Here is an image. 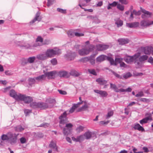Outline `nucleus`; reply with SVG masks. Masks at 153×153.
<instances>
[{"mask_svg":"<svg viewBox=\"0 0 153 153\" xmlns=\"http://www.w3.org/2000/svg\"><path fill=\"white\" fill-rule=\"evenodd\" d=\"M36 58L39 60H44L47 59V56L46 54H42L37 55Z\"/></svg>","mask_w":153,"mask_h":153,"instance_id":"24","label":"nucleus"},{"mask_svg":"<svg viewBox=\"0 0 153 153\" xmlns=\"http://www.w3.org/2000/svg\"><path fill=\"white\" fill-rule=\"evenodd\" d=\"M49 125V124L48 123H45L41 124L39 126H38V127H44L45 128L48 127Z\"/></svg>","mask_w":153,"mask_h":153,"instance_id":"59","label":"nucleus"},{"mask_svg":"<svg viewBox=\"0 0 153 153\" xmlns=\"http://www.w3.org/2000/svg\"><path fill=\"white\" fill-rule=\"evenodd\" d=\"M95 56V54L91 55L89 56V61H90V63L92 65H94L95 64V60L94 59Z\"/></svg>","mask_w":153,"mask_h":153,"instance_id":"26","label":"nucleus"},{"mask_svg":"<svg viewBox=\"0 0 153 153\" xmlns=\"http://www.w3.org/2000/svg\"><path fill=\"white\" fill-rule=\"evenodd\" d=\"M132 74L129 72L124 74L123 75V77L125 79H127L130 77L132 76Z\"/></svg>","mask_w":153,"mask_h":153,"instance_id":"41","label":"nucleus"},{"mask_svg":"<svg viewBox=\"0 0 153 153\" xmlns=\"http://www.w3.org/2000/svg\"><path fill=\"white\" fill-rule=\"evenodd\" d=\"M111 72L116 77L120 79H123V77L121 76L115 72L114 71H112Z\"/></svg>","mask_w":153,"mask_h":153,"instance_id":"51","label":"nucleus"},{"mask_svg":"<svg viewBox=\"0 0 153 153\" xmlns=\"http://www.w3.org/2000/svg\"><path fill=\"white\" fill-rule=\"evenodd\" d=\"M132 12L134 14L137 16L140 15L141 14V11L140 10L137 11L135 10H134Z\"/></svg>","mask_w":153,"mask_h":153,"instance_id":"61","label":"nucleus"},{"mask_svg":"<svg viewBox=\"0 0 153 153\" xmlns=\"http://www.w3.org/2000/svg\"><path fill=\"white\" fill-rule=\"evenodd\" d=\"M140 53H137V55L138 56L137 58L136 59V60H134V63L135 64L136 66V68H140L142 67V62L140 61V59H138L139 57H140Z\"/></svg>","mask_w":153,"mask_h":153,"instance_id":"13","label":"nucleus"},{"mask_svg":"<svg viewBox=\"0 0 153 153\" xmlns=\"http://www.w3.org/2000/svg\"><path fill=\"white\" fill-rule=\"evenodd\" d=\"M22 47H25L26 49L30 48V45L28 43H25L24 45L21 46Z\"/></svg>","mask_w":153,"mask_h":153,"instance_id":"56","label":"nucleus"},{"mask_svg":"<svg viewBox=\"0 0 153 153\" xmlns=\"http://www.w3.org/2000/svg\"><path fill=\"white\" fill-rule=\"evenodd\" d=\"M103 97H106L108 95L106 91L101 90L100 94Z\"/></svg>","mask_w":153,"mask_h":153,"instance_id":"50","label":"nucleus"},{"mask_svg":"<svg viewBox=\"0 0 153 153\" xmlns=\"http://www.w3.org/2000/svg\"><path fill=\"white\" fill-rule=\"evenodd\" d=\"M117 8L121 11H123L124 10V6L120 4H119L117 5Z\"/></svg>","mask_w":153,"mask_h":153,"instance_id":"54","label":"nucleus"},{"mask_svg":"<svg viewBox=\"0 0 153 153\" xmlns=\"http://www.w3.org/2000/svg\"><path fill=\"white\" fill-rule=\"evenodd\" d=\"M35 78H29L28 79V83L29 85H31L35 83L36 81Z\"/></svg>","mask_w":153,"mask_h":153,"instance_id":"39","label":"nucleus"},{"mask_svg":"<svg viewBox=\"0 0 153 153\" xmlns=\"http://www.w3.org/2000/svg\"><path fill=\"white\" fill-rule=\"evenodd\" d=\"M88 108V105H84L82 107L79 108L78 109V111H81L85 110L86 109Z\"/></svg>","mask_w":153,"mask_h":153,"instance_id":"44","label":"nucleus"},{"mask_svg":"<svg viewBox=\"0 0 153 153\" xmlns=\"http://www.w3.org/2000/svg\"><path fill=\"white\" fill-rule=\"evenodd\" d=\"M141 11L144 14L141 15V17L142 19H145L146 17V15L148 16L149 17H150L152 15V13L146 10L145 9H143L142 7H140Z\"/></svg>","mask_w":153,"mask_h":153,"instance_id":"10","label":"nucleus"},{"mask_svg":"<svg viewBox=\"0 0 153 153\" xmlns=\"http://www.w3.org/2000/svg\"><path fill=\"white\" fill-rule=\"evenodd\" d=\"M84 135L85 137V139H89L91 137L92 133L91 132L88 131L85 132Z\"/></svg>","mask_w":153,"mask_h":153,"instance_id":"33","label":"nucleus"},{"mask_svg":"<svg viewBox=\"0 0 153 153\" xmlns=\"http://www.w3.org/2000/svg\"><path fill=\"white\" fill-rule=\"evenodd\" d=\"M21 94H17V93L13 89L10 90L9 92L10 96L13 97L17 101H19V99Z\"/></svg>","mask_w":153,"mask_h":153,"instance_id":"8","label":"nucleus"},{"mask_svg":"<svg viewBox=\"0 0 153 153\" xmlns=\"http://www.w3.org/2000/svg\"><path fill=\"white\" fill-rule=\"evenodd\" d=\"M9 137L8 142L11 145L15 144L17 142V136L18 134L13 133L11 132H9Z\"/></svg>","mask_w":153,"mask_h":153,"instance_id":"1","label":"nucleus"},{"mask_svg":"<svg viewBox=\"0 0 153 153\" xmlns=\"http://www.w3.org/2000/svg\"><path fill=\"white\" fill-rule=\"evenodd\" d=\"M89 56H86L84 57H82L79 60V61L83 63H86L89 61Z\"/></svg>","mask_w":153,"mask_h":153,"instance_id":"37","label":"nucleus"},{"mask_svg":"<svg viewBox=\"0 0 153 153\" xmlns=\"http://www.w3.org/2000/svg\"><path fill=\"white\" fill-rule=\"evenodd\" d=\"M68 72L65 71H60L58 75L60 77H68Z\"/></svg>","mask_w":153,"mask_h":153,"instance_id":"27","label":"nucleus"},{"mask_svg":"<svg viewBox=\"0 0 153 153\" xmlns=\"http://www.w3.org/2000/svg\"><path fill=\"white\" fill-rule=\"evenodd\" d=\"M152 120V118L151 117H147L140 120V123L141 124H143V123H147L148 120Z\"/></svg>","mask_w":153,"mask_h":153,"instance_id":"30","label":"nucleus"},{"mask_svg":"<svg viewBox=\"0 0 153 153\" xmlns=\"http://www.w3.org/2000/svg\"><path fill=\"white\" fill-rule=\"evenodd\" d=\"M84 128L83 127L80 126L76 128V130L79 132H80L83 130Z\"/></svg>","mask_w":153,"mask_h":153,"instance_id":"62","label":"nucleus"},{"mask_svg":"<svg viewBox=\"0 0 153 153\" xmlns=\"http://www.w3.org/2000/svg\"><path fill=\"white\" fill-rule=\"evenodd\" d=\"M42 19V17L40 16V13L38 11L36 14L34 19L30 22V24H32L34 23L36 21L39 22L41 21Z\"/></svg>","mask_w":153,"mask_h":153,"instance_id":"12","label":"nucleus"},{"mask_svg":"<svg viewBox=\"0 0 153 153\" xmlns=\"http://www.w3.org/2000/svg\"><path fill=\"white\" fill-rule=\"evenodd\" d=\"M19 101H23L25 103L29 104L33 101V99L30 96L21 94L19 99Z\"/></svg>","mask_w":153,"mask_h":153,"instance_id":"2","label":"nucleus"},{"mask_svg":"<svg viewBox=\"0 0 153 153\" xmlns=\"http://www.w3.org/2000/svg\"><path fill=\"white\" fill-rule=\"evenodd\" d=\"M139 25L140 23L138 22L126 23V26L129 28H136L139 27Z\"/></svg>","mask_w":153,"mask_h":153,"instance_id":"15","label":"nucleus"},{"mask_svg":"<svg viewBox=\"0 0 153 153\" xmlns=\"http://www.w3.org/2000/svg\"><path fill=\"white\" fill-rule=\"evenodd\" d=\"M120 45H123L129 42V40L127 39H120L118 40Z\"/></svg>","mask_w":153,"mask_h":153,"instance_id":"23","label":"nucleus"},{"mask_svg":"<svg viewBox=\"0 0 153 153\" xmlns=\"http://www.w3.org/2000/svg\"><path fill=\"white\" fill-rule=\"evenodd\" d=\"M133 128L134 130H137L139 131H144V128L141 126L139 123L135 124Z\"/></svg>","mask_w":153,"mask_h":153,"instance_id":"19","label":"nucleus"},{"mask_svg":"<svg viewBox=\"0 0 153 153\" xmlns=\"http://www.w3.org/2000/svg\"><path fill=\"white\" fill-rule=\"evenodd\" d=\"M88 71L90 74L94 76L97 75V73L94 69H88Z\"/></svg>","mask_w":153,"mask_h":153,"instance_id":"43","label":"nucleus"},{"mask_svg":"<svg viewBox=\"0 0 153 153\" xmlns=\"http://www.w3.org/2000/svg\"><path fill=\"white\" fill-rule=\"evenodd\" d=\"M75 32L71 30H70L68 32V36L71 38L74 37L75 36Z\"/></svg>","mask_w":153,"mask_h":153,"instance_id":"45","label":"nucleus"},{"mask_svg":"<svg viewBox=\"0 0 153 153\" xmlns=\"http://www.w3.org/2000/svg\"><path fill=\"white\" fill-rule=\"evenodd\" d=\"M39 102H33L30 103V105L31 107L33 108H39Z\"/></svg>","mask_w":153,"mask_h":153,"instance_id":"29","label":"nucleus"},{"mask_svg":"<svg viewBox=\"0 0 153 153\" xmlns=\"http://www.w3.org/2000/svg\"><path fill=\"white\" fill-rule=\"evenodd\" d=\"M57 10L62 13L66 14V10H64L61 8H58L57 9Z\"/></svg>","mask_w":153,"mask_h":153,"instance_id":"52","label":"nucleus"},{"mask_svg":"<svg viewBox=\"0 0 153 153\" xmlns=\"http://www.w3.org/2000/svg\"><path fill=\"white\" fill-rule=\"evenodd\" d=\"M67 116V114L66 112V111H65L59 117L60 120L59 122V126L61 128H62V127L61 125V124H64L68 122V118Z\"/></svg>","mask_w":153,"mask_h":153,"instance_id":"5","label":"nucleus"},{"mask_svg":"<svg viewBox=\"0 0 153 153\" xmlns=\"http://www.w3.org/2000/svg\"><path fill=\"white\" fill-rule=\"evenodd\" d=\"M43 39L41 36H38L36 38V42H43Z\"/></svg>","mask_w":153,"mask_h":153,"instance_id":"60","label":"nucleus"},{"mask_svg":"<svg viewBox=\"0 0 153 153\" xmlns=\"http://www.w3.org/2000/svg\"><path fill=\"white\" fill-rule=\"evenodd\" d=\"M114 114L113 111L111 110L108 112L106 116V119H108L110 117L112 116Z\"/></svg>","mask_w":153,"mask_h":153,"instance_id":"47","label":"nucleus"},{"mask_svg":"<svg viewBox=\"0 0 153 153\" xmlns=\"http://www.w3.org/2000/svg\"><path fill=\"white\" fill-rule=\"evenodd\" d=\"M39 108L41 109H45L48 108H49V105L46 102H39Z\"/></svg>","mask_w":153,"mask_h":153,"instance_id":"18","label":"nucleus"},{"mask_svg":"<svg viewBox=\"0 0 153 153\" xmlns=\"http://www.w3.org/2000/svg\"><path fill=\"white\" fill-rule=\"evenodd\" d=\"M31 110L28 109H25L24 110V113L25 114L26 116H27L29 115V114L31 113Z\"/></svg>","mask_w":153,"mask_h":153,"instance_id":"58","label":"nucleus"},{"mask_svg":"<svg viewBox=\"0 0 153 153\" xmlns=\"http://www.w3.org/2000/svg\"><path fill=\"white\" fill-rule=\"evenodd\" d=\"M106 59L109 61L111 65H113L114 64V59L110 56H106Z\"/></svg>","mask_w":153,"mask_h":153,"instance_id":"38","label":"nucleus"},{"mask_svg":"<svg viewBox=\"0 0 153 153\" xmlns=\"http://www.w3.org/2000/svg\"><path fill=\"white\" fill-rule=\"evenodd\" d=\"M106 58V56L102 55L97 57L96 59V60L97 62H101L105 60Z\"/></svg>","mask_w":153,"mask_h":153,"instance_id":"21","label":"nucleus"},{"mask_svg":"<svg viewBox=\"0 0 153 153\" xmlns=\"http://www.w3.org/2000/svg\"><path fill=\"white\" fill-rule=\"evenodd\" d=\"M20 141L22 144L26 143V139L24 137H22L20 139Z\"/></svg>","mask_w":153,"mask_h":153,"instance_id":"63","label":"nucleus"},{"mask_svg":"<svg viewBox=\"0 0 153 153\" xmlns=\"http://www.w3.org/2000/svg\"><path fill=\"white\" fill-rule=\"evenodd\" d=\"M92 48H83L78 51L79 54L81 56H85L89 54L90 52L93 51Z\"/></svg>","mask_w":153,"mask_h":153,"instance_id":"4","label":"nucleus"},{"mask_svg":"<svg viewBox=\"0 0 153 153\" xmlns=\"http://www.w3.org/2000/svg\"><path fill=\"white\" fill-rule=\"evenodd\" d=\"M27 63H28V62L27 61V59L23 58L22 59L21 64L22 65L25 66V65H26Z\"/></svg>","mask_w":153,"mask_h":153,"instance_id":"49","label":"nucleus"},{"mask_svg":"<svg viewBox=\"0 0 153 153\" xmlns=\"http://www.w3.org/2000/svg\"><path fill=\"white\" fill-rule=\"evenodd\" d=\"M59 54V50H55L53 49H48L45 52V54L47 58H51L53 57L55 55Z\"/></svg>","mask_w":153,"mask_h":153,"instance_id":"3","label":"nucleus"},{"mask_svg":"<svg viewBox=\"0 0 153 153\" xmlns=\"http://www.w3.org/2000/svg\"><path fill=\"white\" fill-rule=\"evenodd\" d=\"M76 53L75 52L70 51L65 55V57L68 60H74L76 56Z\"/></svg>","mask_w":153,"mask_h":153,"instance_id":"9","label":"nucleus"},{"mask_svg":"<svg viewBox=\"0 0 153 153\" xmlns=\"http://www.w3.org/2000/svg\"><path fill=\"white\" fill-rule=\"evenodd\" d=\"M148 58V56L146 55H143L139 57V59L140 61L142 62H144Z\"/></svg>","mask_w":153,"mask_h":153,"instance_id":"35","label":"nucleus"},{"mask_svg":"<svg viewBox=\"0 0 153 153\" xmlns=\"http://www.w3.org/2000/svg\"><path fill=\"white\" fill-rule=\"evenodd\" d=\"M51 62L53 65H56L57 63V59L56 58H53L51 59Z\"/></svg>","mask_w":153,"mask_h":153,"instance_id":"55","label":"nucleus"},{"mask_svg":"<svg viewBox=\"0 0 153 153\" xmlns=\"http://www.w3.org/2000/svg\"><path fill=\"white\" fill-rule=\"evenodd\" d=\"M110 88L114 90V91L116 92H118V89L115 84H113L112 83H110Z\"/></svg>","mask_w":153,"mask_h":153,"instance_id":"36","label":"nucleus"},{"mask_svg":"<svg viewBox=\"0 0 153 153\" xmlns=\"http://www.w3.org/2000/svg\"><path fill=\"white\" fill-rule=\"evenodd\" d=\"M97 49L98 51L105 50L108 49L109 46L107 45L99 44L97 46Z\"/></svg>","mask_w":153,"mask_h":153,"instance_id":"16","label":"nucleus"},{"mask_svg":"<svg viewBox=\"0 0 153 153\" xmlns=\"http://www.w3.org/2000/svg\"><path fill=\"white\" fill-rule=\"evenodd\" d=\"M78 107L77 105H74L70 109L69 111V113H73L75 109Z\"/></svg>","mask_w":153,"mask_h":153,"instance_id":"48","label":"nucleus"},{"mask_svg":"<svg viewBox=\"0 0 153 153\" xmlns=\"http://www.w3.org/2000/svg\"><path fill=\"white\" fill-rule=\"evenodd\" d=\"M46 101L48 102V103L51 104V105H49V108H52L53 107L54 105L56 103V100L55 99L50 98L48 99Z\"/></svg>","mask_w":153,"mask_h":153,"instance_id":"22","label":"nucleus"},{"mask_svg":"<svg viewBox=\"0 0 153 153\" xmlns=\"http://www.w3.org/2000/svg\"><path fill=\"white\" fill-rule=\"evenodd\" d=\"M70 75L71 76L78 77L80 75V74L74 70H71L70 73Z\"/></svg>","mask_w":153,"mask_h":153,"instance_id":"28","label":"nucleus"},{"mask_svg":"<svg viewBox=\"0 0 153 153\" xmlns=\"http://www.w3.org/2000/svg\"><path fill=\"white\" fill-rule=\"evenodd\" d=\"M36 59L35 56H32L30 57L27 59L28 63H32L34 62Z\"/></svg>","mask_w":153,"mask_h":153,"instance_id":"40","label":"nucleus"},{"mask_svg":"<svg viewBox=\"0 0 153 153\" xmlns=\"http://www.w3.org/2000/svg\"><path fill=\"white\" fill-rule=\"evenodd\" d=\"M153 24V21H150L149 20H143L140 22V25L142 27H147Z\"/></svg>","mask_w":153,"mask_h":153,"instance_id":"7","label":"nucleus"},{"mask_svg":"<svg viewBox=\"0 0 153 153\" xmlns=\"http://www.w3.org/2000/svg\"><path fill=\"white\" fill-rule=\"evenodd\" d=\"M122 61V59L119 58H116L114 61V65H116L118 63H120Z\"/></svg>","mask_w":153,"mask_h":153,"instance_id":"53","label":"nucleus"},{"mask_svg":"<svg viewBox=\"0 0 153 153\" xmlns=\"http://www.w3.org/2000/svg\"><path fill=\"white\" fill-rule=\"evenodd\" d=\"M54 0H48L47 6L49 7L53 3Z\"/></svg>","mask_w":153,"mask_h":153,"instance_id":"57","label":"nucleus"},{"mask_svg":"<svg viewBox=\"0 0 153 153\" xmlns=\"http://www.w3.org/2000/svg\"><path fill=\"white\" fill-rule=\"evenodd\" d=\"M15 129L16 131L21 132L24 130V128L21 126H18L15 128Z\"/></svg>","mask_w":153,"mask_h":153,"instance_id":"42","label":"nucleus"},{"mask_svg":"<svg viewBox=\"0 0 153 153\" xmlns=\"http://www.w3.org/2000/svg\"><path fill=\"white\" fill-rule=\"evenodd\" d=\"M71 129L66 128H63V133L64 135L68 136L71 134Z\"/></svg>","mask_w":153,"mask_h":153,"instance_id":"25","label":"nucleus"},{"mask_svg":"<svg viewBox=\"0 0 153 153\" xmlns=\"http://www.w3.org/2000/svg\"><path fill=\"white\" fill-rule=\"evenodd\" d=\"M45 78L46 75L44 74H43L36 77L35 79L38 81H41L43 80H44Z\"/></svg>","mask_w":153,"mask_h":153,"instance_id":"31","label":"nucleus"},{"mask_svg":"<svg viewBox=\"0 0 153 153\" xmlns=\"http://www.w3.org/2000/svg\"><path fill=\"white\" fill-rule=\"evenodd\" d=\"M96 81L101 85L106 84L107 83V81L101 78H98L96 79Z\"/></svg>","mask_w":153,"mask_h":153,"instance_id":"20","label":"nucleus"},{"mask_svg":"<svg viewBox=\"0 0 153 153\" xmlns=\"http://www.w3.org/2000/svg\"><path fill=\"white\" fill-rule=\"evenodd\" d=\"M56 73V71H53L46 72L44 75H46V77H47L48 79H51L54 78Z\"/></svg>","mask_w":153,"mask_h":153,"instance_id":"11","label":"nucleus"},{"mask_svg":"<svg viewBox=\"0 0 153 153\" xmlns=\"http://www.w3.org/2000/svg\"><path fill=\"white\" fill-rule=\"evenodd\" d=\"M84 135H81L77 137V141H79V142H81L84 140L85 139Z\"/></svg>","mask_w":153,"mask_h":153,"instance_id":"46","label":"nucleus"},{"mask_svg":"<svg viewBox=\"0 0 153 153\" xmlns=\"http://www.w3.org/2000/svg\"><path fill=\"white\" fill-rule=\"evenodd\" d=\"M115 21V23L117 25V27H121L123 25V21L120 20L119 18L117 19Z\"/></svg>","mask_w":153,"mask_h":153,"instance_id":"34","label":"nucleus"},{"mask_svg":"<svg viewBox=\"0 0 153 153\" xmlns=\"http://www.w3.org/2000/svg\"><path fill=\"white\" fill-rule=\"evenodd\" d=\"M49 146L50 148H52L53 149H55L56 151H57L58 149L57 147H56V144L54 142L53 140H52L51 141Z\"/></svg>","mask_w":153,"mask_h":153,"instance_id":"32","label":"nucleus"},{"mask_svg":"<svg viewBox=\"0 0 153 153\" xmlns=\"http://www.w3.org/2000/svg\"><path fill=\"white\" fill-rule=\"evenodd\" d=\"M9 135V132L7 134H3L2 135L0 139L1 143H3L4 141H8Z\"/></svg>","mask_w":153,"mask_h":153,"instance_id":"17","label":"nucleus"},{"mask_svg":"<svg viewBox=\"0 0 153 153\" xmlns=\"http://www.w3.org/2000/svg\"><path fill=\"white\" fill-rule=\"evenodd\" d=\"M73 126V125L72 124L69 123L66 124L65 126L66 128H68L69 129H71L72 130V128Z\"/></svg>","mask_w":153,"mask_h":153,"instance_id":"64","label":"nucleus"},{"mask_svg":"<svg viewBox=\"0 0 153 153\" xmlns=\"http://www.w3.org/2000/svg\"><path fill=\"white\" fill-rule=\"evenodd\" d=\"M153 48L152 46H147L144 47L143 50L144 53L146 54H150L152 52V53Z\"/></svg>","mask_w":153,"mask_h":153,"instance_id":"14","label":"nucleus"},{"mask_svg":"<svg viewBox=\"0 0 153 153\" xmlns=\"http://www.w3.org/2000/svg\"><path fill=\"white\" fill-rule=\"evenodd\" d=\"M137 53L134 54L133 56H127L125 58V61L128 63L131 64L134 62V60H136L138 56Z\"/></svg>","mask_w":153,"mask_h":153,"instance_id":"6","label":"nucleus"}]
</instances>
